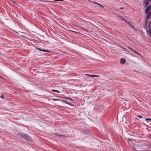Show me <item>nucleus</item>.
<instances>
[{
  "instance_id": "6e6552de",
  "label": "nucleus",
  "mask_w": 151,
  "mask_h": 151,
  "mask_svg": "<svg viewBox=\"0 0 151 151\" xmlns=\"http://www.w3.org/2000/svg\"><path fill=\"white\" fill-rule=\"evenodd\" d=\"M148 27H149V30H151V25L150 24V22Z\"/></svg>"
},
{
  "instance_id": "4be33fe9",
  "label": "nucleus",
  "mask_w": 151,
  "mask_h": 151,
  "mask_svg": "<svg viewBox=\"0 0 151 151\" xmlns=\"http://www.w3.org/2000/svg\"><path fill=\"white\" fill-rule=\"evenodd\" d=\"M1 97L3 99L4 98V97L2 95H1Z\"/></svg>"
},
{
  "instance_id": "ddd939ff",
  "label": "nucleus",
  "mask_w": 151,
  "mask_h": 151,
  "mask_svg": "<svg viewBox=\"0 0 151 151\" xmlns=\"http://www.w3.org/2000/svg\"><path fill=\"white\" fill-rule=\"evenodd\" d=\"M145 121H150L151 120V119L150 118H146L145 119Z\"/></svg>"
},
{
  "instance_id": "0eeeda50",
  "label": "nucleus",
  "mask_w": 151,
  "mask_h": 151,
  "mask_svg": "<svg viewBox=\"0 0 151 151\" xmlns=\"http://www.w3.org/2000/svg\"><path fill=\"white\" fill-rule=\"evenodd\" d=\"M36 48L37 49H38V50H40V51H43L44 52H49V51L48 50H42V49H41L40 48Z\"/></svg>"
},
{
  "instance_id": "dca6fc26",
  "label": "nucleus",
  "mask_w": 151,
  "mask_h": 151,
  "mask_svg": "<svg viewBox=\"0 0 151 151\" xmlns=\"http://www.w3.org/2000/svg\"><path fill=\"white\" fill-rule=\"evenodd\" d=\"M127 140H128L132 141L133 140V139H131V138H128L127 139Z\"/></svg>"
},
{
  "instance_id": "2eb2a0df",
  "label": "nucleus",
  "mask_w": 151,
  "mask_h": 151,
  "mask_svg": "<svg viewBox=\"0 0 151 151\" xmlns=\"http://www.w3.org/2000/svg\"><path fill=\"white\" fill-rule=\"evenodd\" d=\"M137 117H138L139 118H142V116L141 115H138L137 116Z\"/></svg>"
},
{
  "instance_id": "393cba45",
  "label": "nucleus",
  "mask_w": 151,
  "mask_h": 151,
  "mask_svg": "<svg viewBox=\"0 0 151 151\" xmlns=\"http://www.w3.org/2000/svg\"><path fill=\"white\" fill-rule=\"evenodd\" d=\"M147 21H146V25L147 24Z\"/></svg>"
},
{
  "instance_id": "a878e982",
  "label": "nucleus",
  "mask_w": 151,
  "mask_h": 151,
  "mask_svg": "<svg viewBox=\"0 0 151 151\" xmlns=\"http://www.w3.org/2000/svg\"><path fill=\"white\" fill-rule=\"evenodd\" d=\"M149 1L151 2V0H149Z\"/></svg>"
},
{
  "instance_id": "39448f33",
  "label": "nucleus",
  "mask_w": 151,
  "mask_h": 151,
  "mask_svg": "<svg viewBox=\"0 0 151 151\" xmlns=\"http://www.w3.org/2000/svg\"><path fill=\"white\" fill-rule=\"evenodd\" d=\"M146 18L147 19H149L151 17V12H149L146 16Z\"/></svg>"
},
{
  "instance_id": "f257e3e1",
  "label": "nucleus",
  "mask_w": 151,
  "mask_h": 151,
  "mask_svg": "<svg viewBox=\"0 0 151 151\" xmlns=\"http://www.w3.org/2000/svg\"><path fill=\"white\" fill-rule=\"evenodd\" d=\"M18 134L22 138L25 139L27 140L31 141V137L26 134H24L22 133H19Z\"/></svg>"
},
{
  "instance_id": "412c9836",
  "label": "nucleus",
  "mask_w": 151,
  "mask_h": 151,
  "mask_svg": "<svg viewBox=\"0 0 151 151\" xmlns=\"http://www.w3.org/2000/svg\"><path fill=\"white\" fill-rule=\"evenodd\" d=\"M129 48L130 50H133V49H132V48H131V47H129Z\"/></svg>"
},
{
  "instance_id": "6ab92c4d",
  "label": "nucleus",
  "mask_w": 151,
  "mask_h": 151,
  "mask_svg": "<svg viewBox=\"0 0 151 151\" xmlns=\"http://www.w3.org/2000/svg\"><path fill=\"white\" fill-rule=\"evenodd\" d=\"M149 32L150 34V36H151V30H150V31Z\"/></svg>"
},
{
  "instance_id": "a211bd4d",
  "label": "nucleus",
  "mask_w": 151,
  "mask_h": 151,
  "mask_svg": "<svg viewBox=\"0 0 151 151\" xmlns=\"http://www.w3.org/2000/svg\"><path fill=\"white\" fill-rule=\"evenodd\" d=\"M55 1H64V0H56Z\"/></svg>"
},
{
  "instance_id": "20e7f679",
  "label": "nucleus",
  "mask_w": 151,
  "mask_h": 151,
  "mask_svg": "<svg viewBox=\"0 0 151 151\" xmlns=\"http://www.w3.org/2000/svg\"><path fill=\"white\" fill-rule=\"evenodd\" d=\"M55 137H60L61 138H64L65 137V136L64 135H63V134H59V133L55 134Z\"/></svg>"
},
{
  "instance_id": "f8f14e48",
  "label": "nucleus",
  "mask_w": 151,
  "mask_h": 151,
  "mask_svg": "<svg viewBox=\"0 0 151 151\" xmlns=\"http://www.w3.org/2000/svg\"><path fill=\"white\" fill-rule=\"evenodd\" d=\"M86 75L88 76L89 77H92L93 75L90 74H85Z\"/></svg>"
},
{
  "instance_id": "5701e85b",
  "label": "nucleus",
  "mask_w": 151,
  "mask_h": 151,
  "mask_svg": "<svg viewBox=\"0 0 151 151\" xmlns=\"http://www.w3.org/2000/svg\"><path fill=\"white\" fill-rule=\"evenodd\" d=\"M137 151H148L147 150H143V151H137V150H136Z\"/></svg>"
},
{
  "instance_id": "f03ea898",
  "label": "nucleus",
  "mask_w": 151,
  "mask_h": 151,
  "mask_svg": "<svg viewBox=\"0 0 151 151\" xmlns=\"http://www.w3.org/2000/svg\"><path fill=\"white\" fill-rule=\"evenodd\" d=\"M149 2V0H145L143 4V6L145 7H146L148 5Z\"/></svg>"
},
{
  "instance_id": "f3484780",
  "label": "nucleus",
  "mask_w": 151,
  "mask_h": 151,
  "mask_svg": "<svg viewBox=\"0 0 151 151\" xmlns=\"http://www.w3.org/2000/svg\"><path fill=\"white\" fill-rule=\"evenodd\" d=\"M66 103L69 104V105H71V104H70V103H69L68 102V101H67V102H66Z\"/></svg>"
},
{
  "instance_id": "423d86ee",
  "label": "nucleus",
  "mask_w": 151,
  "mask_h": 151,
  "mask_svg": "<svg viewBox=\"0 0 151 151\" xmlns=\"http://www.w3.org/2000/svg\"><path fill=\"white\" fill-rule=\"evenodd\" d=\"M120 63L122 64H124L126 62V60L124 58H122L120 60Z\"/></svg>"
},
{
  "instance_id": "1a4fd4ad",
  "label": "nucleus",
  "mask_w": 151,
  "mask_h": 151,
  "mask_svg": "<svg viewBox=\"0 0 151 151\" xmlns=\"http://www.w3.org/2000/svg\"><path fill=\"white\" fill-rule=\"evenodd\" d=\"M123 20L125 21L128 24L130 25V24L125 19H123Z\"/></svg>"
},
{
  "instance_id": "4468645a",
  "label": "nucleus",
  "mask_w": 151,
  "mask_h": 151,
  "mask_svg": "<svg viewBox=\"0 0 151 151\" xmlns=\"http://www.w3.org/2000/svg\"><path fill=\"white\" fill-rule=\"evenodd\" d=\"M99 77V76L96 75H93L92 77Z\"/></svg>"
},
{
  "instance_id": "b1692460",
  "label": "nucleus",
  "mask_w": 151,
  "mask_h": 151,
  "mask_svg": "<svg viewBox=\"0 0 151 151\" xmlns=\"http://www.w3.org/2000/svg\"><path fill=\"white\" fill-rule=\"evenodd\" d=\"M120 9H124V8H123V7H120Z\"/></svg>"
},
{
  "instance_id": "9b49d317",
  "label": "nucleus",
  "mask_w": 151,
  "mask_h": 151,
  "mask_svg": "<svg viewBox=\"0 0 151 151\" xmlns=\"http://www.w3.org/2000/svg\"><path fill=\"white\" fill-rule=\"evenodd\" d=\"M94 3H95V4H98V5H99L100 6H101L102 7V8H104V7L103 6H102V5H101L100 4H99L98 3H96V2H94Z\"/></svg>"
},
{
  "instance_id": "bb28decb",
  "label": "nucleus",
  "mask_w": 151,
  "mask_h": 151,
  "mask_svg": "<svg viewBox=\"0 0 151 151\" xmlns=\"http://www.w3.org/2000/svg\"><path fill=\"white\" fill-rule=\"evenodd\" d=\"M150 79H151V76L150 77Z\"/></svg>"
},
{
  "instance_id": "aec40b11",
  "label": "nucleus",
  "mask_w": 151,
  "mask_h": 151,
  "mask_svg": "<svg viewBox=\"0 0 151 151\" xmlns=\"http://www.w3.org/2000/svg\"><path fill=\"white\" fill-rule=\"evenodd\" d=\"M132 51H133L135 53H137V54H138L139 55V53H138V52H136V51H134V50H132Z\"/></svg>"
},
{
  "instance_id": "7ed1b4c3",
  "label": "nucleus",
  "mask_w": 151,
  "mask_h": 151,
  "mask_svg": "<svg viewBox=\"0 0 151 151\" xmlns=\"http://www.w3.org/2000/svg\"><path fill=\"white\" fill-rule=\"evenodd\" d=\"M151 9V6H148L146 9L145 10V12L146 14H148L149 12V11Z\"/></svg>"
},
{
  "instance_id": "9d476101",
  "label": "nucleus",
  "mask_w": 151,
  "mask_h": 151,
  "mask_svg": "<svg viewBox=\"0 0 151 151\" xmlns=\"http://www.w3.org/2000/svg\"><path fill=\"white\" fill-rule=\"evenodd\" d=\"M52 91L53 92H57L58 93H59L60 92L58 91V90H52Z\"/></svg>"
}]
</instances>
